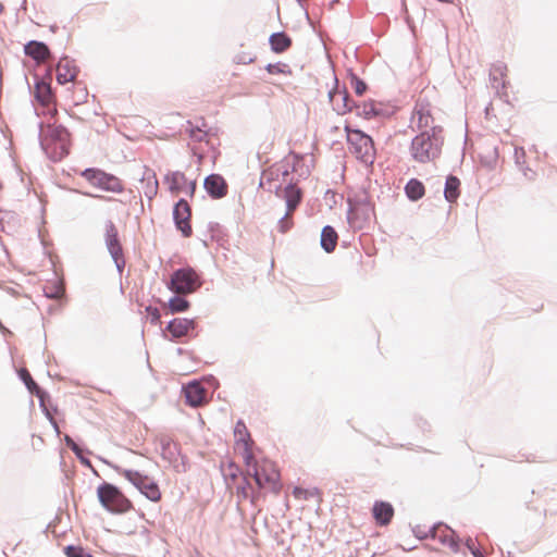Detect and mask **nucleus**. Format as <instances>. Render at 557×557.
<instances>
[{"mask_svg": "<svg viewBox=\"0 0 557 557\" xmlns=\"http://www.w3.org/2000/svg\"><path fill=\"white\" fill-rule=\"evenodd\" d=\"M205 188L212 198H222L227 194V184L219 174H211L205 180Z\"/></svg>", "mask_w": 557, "mask_h": 557, "instance_id": "a211bd4d", "label": "nucleus"}, {"mask_svg": "<svg viewBox=\"0 0 557 557\" xmlns=\"http://www.w3.org/2000/svg\"><path fill=\"white\" fill-rule=\"evenodd\" d=\"M26 55L34 59L37 63H45L50 58L49 48L40 41L32 40L24 46Z\"/></svg>", "mask_w": 557, "mask_h": 557, "instance_id": "6ab92c4d", "label": "nucleus"}, {"mask_svg": "<svg viewBox=\"0 0 557 557\" xmlns=\"http://www.w3.org/2000/svg\"><path fill=\"white\" fill-rule=\"evenodd\" d=\"M235 435V450L240 455L243 461H249L252 459L253 454V441L251 440L250 433L243 421H237L234 428Z\"/></svg>", "mask_w": 557, "mask_h": 557, "instance_id": "9d476101", "label": "nucleus"}, {"mask_svg": "<svg viewBox=\"0 0 557 557\" xmlns=\"http://www.w3.org/2000/svg\"><path fill=\"white\" fill-rule=\"evenodd\" d=\"M372 513L377 524L387 525L394 517V508L387 502H375Z\"/></svg>", "mask_w": 557, "mask_h": 557, "instance_id": "aec40b11", "label": "nucleus"}, {"mask_svg": "<svg viewBox=\"0 0 557 557\" xmlns=\"http://www.w3.org/2000/svg\"><path fill=\"white\" fill-rule=\"evenodd\" d=\"M81 175L94 187L102 189L104 191L121 194L124 191V185L122 181L100 169H86Z\"/></svg>", "mask_w": 557, "mask_h": 557, "instance_id": "0eeeda50", "label": "nucleus"}, {"mask_svg": "<svg viewBox=\"0 0 557 557\" xmlns=\"http://www.w3.org/2000/svg\"><path fill=\"white\" fill-rule=\"evenodd\" d=\"M524 176H527L529 180H532L534 177V172L530 169H527L524 171Z\"/></svg>", "mask_w": 557, "mask_h": 557, "instance_id": "37998d69", "label": "nucleus"}, {"mask_svg": "<svg viewBox=\"0 0 557 557\" xmlns=\"http://www.w3.org/2000/svg\"><path fill=\"white\" fill-rule=\"evenodd\" d=\"M301 197H302L301 190L299 188H297L295 185H288L285 188L284 198L286 200L288 214L294 213L297 206L301 201Z\"/></svg>", "mask_w": 557, "mask_h": 557, "instance_id": "393cba45", "label": "nucleus"}, {"mask_svg": "<svg viewBox=\"0 0 557 557\" xmlns=\"http://www.w3.org/2000/svg\"><path fill=\"white\" fill-rule=\"evenodd\" d=\"M96 198H99V199H104V200H109V198L104 197V196H100V195H97L95 196Z\"/></svg>", "mask_w": 557, "mask_h": 557, "instance_id": "c03bdc74", "label": "nucleus"}, {"mask_svg": "<svg viewBox=\"0 0 557 557\" xmlns=\"http://www.w3.org/2000/svg\"><path fill=\"white\" fill-rule=\"evenodd\" d=\"M228 469H230V475L235 478L236 476L237 467H235L233 463H230L228 465Z\"/></svg>", "mask_w": 557, "mask_h": 557, "instance_id": "79ce46f5", "label": "nucleus"}, {"mask_svg": "<svg viewBox=\"0 0 557 557\" xmlns=\"http://www.w3.org/2000/svg\"><path fill=\"white\" fill-rule=\"evenodd\" d=\"M72 449H73V450H76V449H77V445L73 443V445H72Z\"/></svg>", "mask_w": 557, "mask_h": 557, "instance_id": "a18cd8bd", "label": "nucleus"}, {"mask_svg": "<svg viewBox=\"0 0 557 557\" xmlns=\"http://www.w3.org/2000/svg\"><path fill=\"white\" fill-rule=\"evenodd\" d=\"M186 403L191 407H199L207 403V389L201 383L194 381L183 388Z\"/></svg>", "mask_w": 557, "mask_h": 557, "instance_id": "2eb2a0df", "label": "nucleus"}, {"mask_svg": "<svg viewBox=\"0 0 557 557\" xmlns=\"http://www.w3.org/2000/svg\"><path fill=\"white\" fill-rule=\"evenodd\" d=\"M337 233L332 226H325L321 233V246L326 252H332L337 245Z\"/></svg>", "mask_w": 557, "mask_h": 557, "instance_id": "bb28decb", "label": "nucleus"}, {"mask_svg": "<svg viewBox=\"0 0 557 557\" xmlns=\"http://www.w3.org/2000/svg\"><path fill=\"white\" fill-rule=\"evenodd\" d=\"M269 42L275 53H283L292 46V39L285 33L272 34Z\"/></svg>", "mask_w": 557, "mask_h": 557, "instance_id": "a878e982", "label": "nucleus"}, {"mask_svg": "<svg viewBox=\"0 0 557 557\" xmlns=\"http://www.w3.org/2000/svg\"><path fill=\"white\" fill-rule=\"evenodd\" d=\"M442 127H432V133L422 131L411 141V156L420 163L434 161L441 153Z\"/></svg>", "mask_w": 557, "mask_h": 557, "instance_id": "7ed1b4c3", "label": "nucleus"}, {"mask_svg": "<svg viewBox=\"0 0 557 557\" xmlns=\"http://www.w3.org/2000/svg\"><path fill=\"white\" fill-rule=\"evenodd\" d=\"M41 145L52 159L60 160L70 151L71 135L64 126L48 121L41 127Z\"/></svg>", "mask_w": 557, "mask_h": 557, "instance_id": "f03ea898", "label": "nucleus"}, {"mask_svg": "<svg viewBox=\"0 0 557 557\" xmlns=\"http://www.w3.org/2000/svg\"><path fill=\"white\" fill-rule=\"evenodd\" d=\"M34 97L42 108L41 113L49 115L50 120H52L58 111L55 108V97L52 94L50 83L45 81L37 82L34 88Z\"/></svg>", "mask_w": 557, "mask_h": 557, "instance_id": "1a4fd4ad", "label": "nucleus"}, {"mask_svg": "<svg viewBox=\"0 0 557 557\" xmlns=\"http://www.w3.org/2000/svg\"><path fill=\"white\" fill-rule=\"evenodd\" d=\"M202 282L200 275L190 267H185L173 272L168 288L177 295L195 293Z\"/></svg>", "mask_w": 557, "mask_h": 557, "instance_id": "39448f33", "label": "nucleus"}, {"mask_svg": "<svg viewBox=\"0 0 557 557\" xmlns=\"http://www.w3.org/2000/svg\"><path fill=\"white\" fill-rule=\"evenodd\" d=\"M101 505L111 512L122 513L132 508V503L114 485L104 483L97 490Z\"/></svg>", "mask_w": 557, "mask_h": 557, "instance_id": "423d86ee", "label": "nucleus"}, {"mask_svg": "<svg viewBox=\"0 0 557 557\" xmlns=\"http://www.w3.org/2000/svg\"><path fill=\"white\" fill-rule=\"evenodd\" d=\"M431 102L425 98L420 97L414 106L412 122L417 123L419 129L429 131L432 133L434 117L431 112Z\"/></svg>", "mask_w": 557, "mask_h": 557, "instance_id": "ddd939ff", "label": "nucleus"}, {"mask_svg": "<svg viewBox=\"0 0 557 557\" xmlns=\"http://www.w3.org/2000/svg\"><path fill=\"white\" fill-rule=\"evenodd\" d=\"M21 375L30 392H33L34 388H37V384L34 382L27 370H23Z\"/></svg>", "mask_w": 557, "mask_h": 557, "instance_id": "58836bf2", "label": "nucleus"}, {"mask_svg": "<svg viewBox=\"0 0 557 557\" xmlns=\"http://www.w3.org/2000/svg\"><path fill=\"white\" fill-rule=\"evenodd\" d=\"M265 71L271 74V75H278V74H282V75H285V76H290L293 74V71L290 69V66L286 63H283V62H277V63H274V64H268L265 66Z\"/></svg>", "mask_w": 557, "mask_h": 557, "instance_id": "7c9ffc66", "label": "nucleus"}, {"mask_svg": "<svg viewBox=\"0 0 557 557\" xmlns=\"http://www.w3.org/2000/svg\"><path fill=\"white\" fill-rule=\"evenodd\" d=\"M45 293L50 298H60L64 294V287L61 283H58L52 290L50 289V286H46Z\"/></svg>", "mask_w": 557, "mask_h": 557, "instance_id": "c9c22d12", "label": "nucleus"}, {"mask_svg": "<svg viewBox=\"0 0 557 557\" xmlns=\"http://www.w3.org/2000/svg\"><path fill=\"white\" fill-rule=\"evenodd\" d=\"M186 132L195 143H209L210 133L207 122L203 119H200L199 124H194L188 121L186 124Z\"/></svg>", "mask_w": 557, "mask_h": 557, "instance_id": "412c9836", "label": "nucleus"}, {"mask_svg": "<svg viewBox=\"0 0 557 557\" xmlns=\"http://www.w3.org/2000/svg\"><path fill=\"white\" fill-rule=\"evenodd\" d=\"M507 72L508 69L504 62H496L492 64L490 70V78L493 83V87L498 88L500 85L502 88H506Z\"/></svg>", "mask_w": 557, "mask_h": 557, "instance_id": "b1692460", "label": "nucleus"}, {"mask_svg": "<svg viewBox=\"0 0 557 557\" xmlns=\"http://www.w3.org/2000/svg\"><path fill=\"white\" fill-rule=\"evenodd\" d=\"M106 243L117 268L121 269L124 265L123 250L117 238V230L112 223L107 226Z\"/></svg>", "mask_w": 557, "mask_h": 557, "instance_id": "4468645a", "label": "nucleus"}, {"mask_svg": "<svg viewBox=\"0 0 557 557\" xmlns=\"http://www.w3.org/2000/svg\"><path fill=\"white\" fill-rule=\"evenodd\" d=\"M55 71L57 81L61 85L73 82L78 73L74 61L67 58H63L58 62Z\"/></svg>", "mask_w": 557, "mask_h": 557, "instance_id": "dca6fc26", "label": "nucleus"}, {"mask_svg": "<svg viewBox=\"0 0 557 557\" xmlns=\"http://www.w3.org/2000/svg\"><path fill=\"white\" fill-rule=\"evenodd\" d=\"M168 308L172 313L184 312L189 308V302L182 297H172L168 302Z\"/></svg>", "mask_w": 557, "mask_h": 557, "instance_id": "2f4dec72", "label": "nucleus"}, {"mask_svg": "<svg viewBox=\"0 0 557 557\" xmlns=\"http://www.w3.org/2000/svg\"><path fill=\"white\" fill-rule=\"evenodd\" d=\"M151 182H148L147 190L145 191L146 196L149 197L150 199L154 197L158 191V180L154 174L151 176Z\"/></svg>", "mask_w": 557, "mask_h": 557, "instance_id": "e433bc0d", "label": "nucleus"}, {"mask_svg": "<svg viewBox=\"0 0 557 557\" xmlns=\"http://www.w3.org/2000/svg\"><path fill=\"white\" fill-rule=\"evenodd\" d=\"M460 195V181L458 177L450 175L446 180L444 196L449 202H455Z\"/></svg>", "mask_w": 557, "mask_h": 557, "instance_id": "cd10ccee", "label": "nucleus"}, {"mask_svg": "<svg viewBox=\"0 0 557 557\" xmlns=\"http://www.w3.org/2000/svg\"><path fill=\"white\" fill-rule=\"evenodd\" d=\"M163 183L168 186L169 191L177 196L180 193L186 190L190 197L194 196L196 190V182H187L183 172L170 171L164 175Z\"/></svg>", "mask_w": 557, "mask_h": 557, "instance_id": "9b49d317", "label": "nucleus"}, {"mask_svg": "<svg viewBox=\"0 0 557 557\" xmlns=\"http://www.w3.org/2000/svg\"><path fill=\"white\" fill-rule=\"evenodd\" d=\"M350 85H351V88L354 89V91L356 92V95H358V96H362L364 94V91L367 90L366 83L355 75L351 76Z\"/></svg>", "mask_w": 557, "mask_h": 557, "instance_id": "f704fd0d", "label": "nucleus"}, {"mask_svg": "<svg viewBox=\"0 0 557 557\" xmlns=\"http://www.w3.org/2000/svg\"><path fill=\"white\" fill-rule=\"evenodd\" d=\"M173 218L175 225L184 237H189L193 234V227L190 224L191 209L185 199H181L176 202L173 210Z\"/></svg>", "mask_w": 557, "mask_h": 557, "instance_id": "f8f14e48", "label": "nucleus"}, {"mask_svg": "<svg viewBox=\"0 0 557 557\" xmlns=\"http://www.w3.org/2000/svg\"><path fill=\"white\" fill-rule=\"evenodd\" d=\"M195 322L189 319H174L166 327L173 338H181L194 330Z\"/></svg>", "mask_w": 557, "mask_h": 557, "instance_id": "5701e85b", "label": "nucleus"}, {"mask_svg": "<svg viewBox=\"0 0 557 557\" xmlns=\"http://www.w3.org/2000/svg\"><path fill=\"white\" fill-rule=\"evenodd\" d=\"M244 465L246 467L247 475L255 480L260 490H264L274 494L280 493L282 488L281 475L276 465L273 461L267 458L258 460L255 457V454H252V459L248 462L244 461Z\"/></svg>", "mask_w": 557, "mask_h": 557, "instance_id": "f257e3e1", "label": "nucleus"}, {"mask_svg": "<svg viewBox=\"0 0 557 557\" xmlns=\"http://www.w3.org/2000/svg\"><path fill=\"white\" fill-rule=\"evenodd\" d=\"M357 114L364 119H371L380 114V110L373 101H367L356 107Z\"/></svg>", "mask_w": 557, "mask_h": 557, "instance_id": "c756f323", "label": "nucleus"}, {"mask_svg": "<svg viewBox=\"0 0 557 557\" xmlns=\"http://www.w3.org/2000/svg\"><path fill=\"white\" fill-rule=\"evenodd\" d=\"M405 190L408 198L414 201L422 198L425 193L423 184L416 178H412L407 183Z\"/></svg>", "mask_w": 557, "mask_h": 557, "instance_id": "c85d7f7f", "label": "nucleus"}, {"mask_svg": "<svg viewBox=\"0 0 557 557\" xmlns=\"http://www.w3.org/2000/svg\"><path fill=\"white\" fill-rule=\"evenodd\" d=\"M274 170H275L274 168H271V169H269V170L264 171V172H263V176H262V177H263V178H265V180H270V178H271V175H272V174H273V172H274Z\"/></svg>", "mask_w": 557, "mask_h": 557, "instance_id": "a19ab883", "label": "nucleus"}, {"mask_svg": "<svg viewBox=\"0 0 557 557\" xmlns=\"http://www.w3.org/2000/svg\"><path fill=\"white\" fill-rule=\"evenodd\" d=\"M292 226H293L292 214H288V211H287L285 216L278 223L280 232L286 233L287 231H289L292 228Z\"/></svg>", "mask_w": 557, "mask_h": 557, "instance_id": "4c0bfd02", "label": "nucleus"}, {"mask_svg": "<svg viewBox=\"0 0 557 557\" xmlns=\"http://www.w3.org/2000/svg\"><path fill=\"white\" fill-rule=\"evenodd\" d=\"M432 537L440 541L443 545L447 546L453 552H457L459 548L455 532L445 524H438L434 527L432 531Z\"/></svg>", "mask_w": 557, "mask_h": 557, "instance_id": "f3484780", "label": "nucleus"}, {"mask_svg": "<svg viewBox=\"0 0 557 557\" xmlns=\"http://www.w3.org/2000/svg\"><path fill=\"white\" fill-rule=\"evenodd\" d=\"M121 474L134 484L151 502L157 503L161 500V491L158 484L149 476L133 469H124L121 471Z\"/></svg>", "mask_w": 557, "mask_h": 557, "instance_id": "6e6552de", "label": "nucleus"}, {"mask_svg": "<svg viewBox=\"0 0 557 557\" xmlns=\"http://www.w3.org/2000/svg\"><path fill=\"white\" fill-rule=\"evenodd\" d=\"M348 150L358 160L366 164H372L375 159V147L372 138L359 129H352L345 125Z\"/></svg>", "mask_w": 557, "mask_h": 557, "instance_id": "20e7f679", "label": "nucleus"}, {"mask_svg": "<svg viewBox=\"0 0 557 557\" xmlns=\"http://www.w3.org/2000/svg\"><path fill=\"white\" fill-rule=\"evenodd\" d=\"M331 102L338 114H345L352 109V103L346 90H336L330 94Z\"/></svg>", "mask_w": 557, "mask_h": 557, "instance_id": "4be33fe9", "label": "nucleus"}, {"mask_svg": "<svg viewBox=\"0 0 557 557\" xmlns=\"http://www.w3.org/2000/svg\"><path fill=\"white\" fill-rule=\"evenodd\" d=\"M293 495L295 498L297 499H304V500H307L309 499L310 497H313L317 495V492L314 490H307V488H302V487H295L293 490Z\"/></svg>", "mask_w": 557, "mask_h": 557, "instance_id": "72a5a7b5", "label": "nucleus"}, {"mask_svg": "<svg viewBox=\"0 0 557 557\" xmlns=\"http://www.w3.org/2000/svg\"><path fill=\"white\" fill-rule=\"evenodd\" d=\"M65 554L67 557H94L81 546H67L65 547Z\"/></svg>", "mask_w": 557, "mask_h": 557, "instance_id": "473e14b6", "label": "nucleus"}, {"mask_svg": "<svg viewBox=\"0 0 557 557\" xmlns=\"http://www.w3.org/2000/svg\"><path fill=\"white\" fill-rule=\"evenodd\" d=\"M147 312H148L149 317L151 318L152 323L157 324L160 322L161 314H160V311L158 308L148 307Z\"/></svg>", "mask_w": 557, "mask_h": 557, "instance_id": "ea45409f", "label": "nucleus"}]
</instances>
